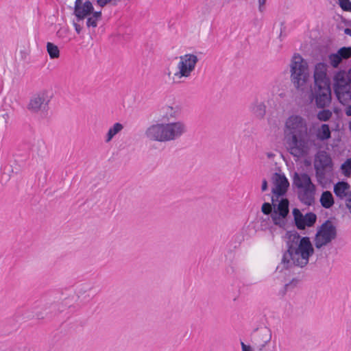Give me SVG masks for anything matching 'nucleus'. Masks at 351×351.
Wrapping results in <instances>:
<instances>
[{
    "mask_svg": "<svg viewBox=\"0 0 351 351\" xmlns=\"http://www.w3.org/2000/svg\"><path fill=\"white\" fill-rule=\"evenodd\" d=\"M350 197L349 199H346V206L351 214V194L350 195Z\"/></svg>",
    "mask_w": 351,
    "mask_h": 351,
    "instance_id": "58836bf2",
    "label": "nucleus"
},
{
    "mask_svg": "<svg viewBox=\"0 0 351 351\" xmlns=\"http://www.w3.org/2000/svg\"><path fill=\"white\" fill-rule=\"evenodd\" d=\"M317 114V119L320 121L326 122L330 119L332 116V112L329 109L321 108Z\"/></svg>",
    "mask_w": 351,
    "mask_h": 351,
    "instance_id": "a878e982",
    "label": "nucleus"
},
{
    "mask_svg": "<svg viewBox=\"0 0 351 351\" xmlns=\"http://www.w3.org/2000/svg\"><path fill=\"white\" fill-rule=\"evenodd\" d=\"M332 159L326 152L319 151L317 153L314 160V168L319 182L325 180L326 173L332 171Z\"/></svg>",
    "mask_w": 351,
    "mask_h": 351,
    "instance_id": "0eeeda50",
    "label": "nucleus"
},
{
    "mask_svg": "<svg viewBox=\"0 0 351 351\" xmlns=\"http://www.w3.org/2000/svg\"><path fill=\"white\" fill-rule=\"evenodd\" d=\"M162 120L165 122H171V119H176L180 114V108L176 106L175 107L165 106L162 107Z\"/></svg>",
    "mask_w": 351,
    "mask_h": 351,
    "instance_id": "aec40b11",
    "label": "nucleus"
},
{
    "mask_svg": "<svg viewBox=\"0 0 351 351\" xmlns=\"http://www.w3.org/2000/svg\"><path fill=\"white\" fill-rule=\"evenodd\" d=\"M274 187L272 188L271 190L272 196L278 199L285 198L284 196L289 186V182L287 178L284 174L275 173L274 174Z\"/></svg>",
    "mask_w": 351,
    "mask_h": 351,
    "instance_id": "ddd939ff",
    "label": "nucleus"
},
{
    "mask_svg": "<svg viewBox=\"0 0 351 351\" xmlns=\"http://www.w3.org/2000/svg\"><path fill=\"white\" fill-rule=\"evenodd\" d=\"M337 53L342 60H346L351 57V47H343L340 48Z\"/></svg>",
    "mask_w": 351,
    "mask_h": 351,
    "instance_id": "c756f323",
    "label": "nucleus"
},
{
    "mask_svg": "<svg viewBox=\"0 0 351 351\" xmlns=\"http://www.w3.org/2000/svg\"><path fill=\"white\" fill-rule=\"evenodd\" d=\"M258 10L263 12L265 10V4L267 0H258Z\"/></svg>",
    "mask_w": 351,
    "mask_h": 351,
    "instance_id": "c9c22d12",
    "label": "nucleus"
},
{
    "mask_svg": "<svg viewBox=\"0 0 351 351\" xmlns=\"http://www.w3.org/2000/svg\"><path fill=\"white\" fill-rule=\"evenodd\" d=\"M328 66L324 62H319L315 65L314 71V82H330L327 75Z\"/></svg>",
    "mask_w": 351,
    "mask_h": 351,
    "instance_id": "a211bd4d",
    "label": "nucleus"
},
{
    "mask_svg": "<svg viewBox=\"0 0 351 351\" xmlns=\"http://www.w3.org/2000/svg\"><path fill=\"white\" fill-rule=\"evenodd\" d=\"M330 82H314L311 87L308 99L317 108H326L332 102Z\"/></svg>",
    "mask_w": 351,
    "mask_h": 351,
    "instance_id": "39448f33",
    "label": "nucleus"
},
{
    "mask_svg": "<svg viewBox=\"0 0 351 351\" xmlns=\"http://www.w3.org/2000/svg\"><path fill=\"white\" fill-rule=\"evenodd\" d=\"M267 189V181L265 179H264L262 182L261 190H262V191H265Z\"/></svg>",
    "mask_w": 351,
    "mask_h": 351,
    "instance_id": "ea45409f",
    "label": "nucleus"
},
{
    "mask_svg": "<svg viewBox=\"0 0 351 351\" xmlns=\"http://www.w3.org/2000/svg\"><path fill=\"white\" fill-rule=\"evenodd\" d=\"M97 19H94L92 16H88L86 20V26L88 27H96L97 26Z\"/></svg>",
    "mask_w": 351,
    "mask_h": 351,
    "instance_id": "473e14b6",
    "label": "nucleus"
},
{
    "mask_svg": "<svg viewBox=\"0 0 351 351\" xmlns=\"http://www.w3.org/2000/svg\"><path fill=\"white\" fill-rule=\"evenodd\" d=\"M293 184L295 185L298 189L314 185L310 176L306 173H295L293 178Z\"/></svg>",
    "mask_w": 351,
    "mask_h": 351,
    "instance_id": "6ab92c4d",
    "label": "nucleus"
},
{
    "mask_svg": "<svg viewBox=\"0 0 351 351\" xmlns=\"http://www.w3.org/2000/svg\"><path fill=\"white\" fill-rule=\"evenodd\" d=\"M165 123L168 142L180 138L187 132V127L182 121Z\"/></svg>",
    "mask_w": 351,
    "mask_h": 351,
    "instance_id": "f8f14e48",
    "label": "nucleus"
},
{
    "mask_svg": "<svg viewBox=\"0 0 351 351\" xmlns=\"http://www.w3.org/2000/svg\"><path fill=\"white\" fill-rule=\"evenodd\" d=\"M339 102L346 106L351 101V87L334 91Z\"/></svg>",
    "mask_w": 351,
    "mask_h": 351,
    "instance_id": "4be33fe9",
    "label": "nucleus"
},
{
    "mask_svg": "<svg viewBox=\"0 0 351 351\" xmlns=\"http://www.w3.org/2000/svg\"><path fill=\"white\" fill-rule=\"evenodd\" d=\"M90 16H92L94 19H97V21H100L101 19V11L94 12L93 10Z\"/></svg>",
    "mask_w": 351,
    "mask_h": 351,
    "instance_id": "f704fd0d",
    "label": "nucleus"
},
{
    "mask_svg": "<svg viewBox=\"0 0 351 351\" xmlns=\"http://www.w3.org/2000/svg\"><path fill=\"white\" fill-rule=\"evenodd\" d=\"M51 97L46 90L40 91L32 96L27 104V109L33 113L45 110L49 105Z\"/></svg>",
    "mask_w": 351,
    "mask_h": 351,
    "instance_id": "1a4fd4ad",
    "label": "nucleus"
},
{
    "mask_svg": "<svg viewBox=\"0 0 351 351\" xmlns=\"http://www.w3.org/2000/svg\"><path fill=\"white\" fill-rule=\"evenodd\" d=\"M93 3L90 0H87L84 3H82V0H75L73 14L76 17V21L77 22L84 21L93 13Z\"/></svg>",
    "mask_w": 351,
    "mask_h": 351,
    "instance_id": "4468645a",
    "label": "nucleus"
},
{
    "mask_svg": "<svg viewBox=\"0 0 351 351\" xmlns=\"http://www.w3.org/2000/svg\"><path fill=\"white\" fill-rule=\"evenodd\" d=\"M334 112H338V109L335 108V109H334Z\"/></svg>",
    "mask_w": 351,
    "mask_h": 351,
    "instance_id": "de8ad7c7",
    "label": "nucleus"
},
{
    "mask_svg": "<svg viewBox=\"0 0 351 351\" xmlns=\"http://www.w3.org/2000/svg\"><path fill=\"white\" fill-rule=\"evenodd\" d=\"M336 237L337 228L330 220L328 219L317 228L314 239L315 246L316 248L320 249Z\"/></svg>",
    "mask_w": 351,
    "mask_h": 351,
    "instance_id": "423d86ee",
    "label": "nucleus"
},
{
    "mask_svg": "<svg viewBox=\"0 0 351 351\" xmlns=\"http://www.w3.org/2000/svg\"><path fill=\"white\" fill-rule=\"evenodd\" d=\"M165 123H156L149 126L145 130V136L152 141L166 143L167 141Z\"/></svg>",
    "mask_w": 351,
    "mask_h": 351,
    "instance_id": "9d476101",
    "label": "nucleus"
},
{
    "mask_svg": "<svg viewBox=\"0 0 351 351\" xmlns=\"http://www.w3.org/2000/svg\"><path fill=\"white\" fill-rule=\"evenodd\" d=\"M113 1L116 2V1H118V0H97V3L101 8H104L107 4L110 3Z\"/></svg>",
    "mask_w": 351,
    "mask_h": 351,
    "instance_id": "72a5a7b5",
    "label": "nucleus"
},
{
    "mask_svg": "<svg viewBox=\"0 0 351 351\" xmlns=\"http://www.w3.org/2000/svg\"><path fill=\"white\" fill-rule=\"evenodd\" d=\"M344 33L347 35H349L350 36H351V29L350 28H346L344 29Z\"/></svg>",
    "mask_w": 351,
    "mask_h": 351,
    "instance_id": "37998d69",
    "label": "nucleus"
},
{
    "mask_svg": "<svg viewBox=\"0 0 351 351\" xmlns=\"http://www.w3.org/2000/svg\"><path fill=\"white\" fill-rule=\"evenodd\" d=\"M345 113L348 117L351 116V105H348L345 109Z\"/></svg>",
    "mask_w": 351,
    "mask_h": 351,
    "instance_id": "a19ab883",
    "label": "nucleus"
},
{
    "mask_svg": "<svg viewBox=\"0 0 351 351\" xmlns=\"http://www.w3.org/2000/svg\"><path fill=\"white\" fill-rule=\"evenodd\" d=\"M123 129V125L120 123H115L110 127L106 134L105 142L109 143L112 138Z\"/></svg>",
    "mask_w": 351,
    "mask_h": 351,
    "instance_id": "393cba45",
    "label": "nucleus"
},
{
    "mask_svg": "<svg viewBox=\"0 0 351 351\" xmlns=\"http://www.w3.org/2000/svg\"><path fill=\"white\" fill-rule=\"evenodd\" d=\"M339 4L343 11L351 12V2L350 0H339Z\"/></svg>",
    "mask_w": 351,
    "mask_h": 351,
    "instance_id": "2f4dec72",
    "label": "nucleus"
},
{
    "mask_svg": "<svg viewBox=\"0 0 351 351\" xmlns=\"http://www.w3.org/2000/svg\"><path fill=\"white\" fill-rule=\"evenodd\" d=\"M180 61L178 64V71L175 73V76L179 78L182 77H188L195 69L198 58L197 56L192 53L185 54L180 56Z\"/></svg>",
    "mask_w": 351,
    "mask_h": 351,
    "instance_id": "6e6552de",
    "label": "nucleus"
},
{
    "mask_svg": "<svg viewBox=\"0 0 351 351\" xmlns=\"http://www.w3.org/2000/svg\"><path fill=\"white\" fill-rule=\"evenodd\" d=\"M36 317H37V319H43V316H41L40 314L37 313L36 314Z\"/></svg>",
    "mask_w": 351,
    "mask_h": 351,
    "instance_id": "49530a36",
    "label": "nucleus"
},
{
    "mask_svg": "<svg viewBox=\"0 0 351 351\" xmlns=\"http://www.w3.org/2000/svg\"><path fill=\"white\" fill-rule=\"evenodd\" d=\"M341 169L343 174L349 177L351 175V158H348L341 165Z\"/></svg>",
    "mask_w": 351,
    "mask_h": 351,
    "instance_id": "c85d7f7f",
    "label": "nucleus"
},
{
    "mask_svg": "<svg viewBox=\"0 0 351 351\" xmlns=\"http://www.w3.org/2000/svg\"><path fill=\"white\" fill-rule=\"evenodd\" d=\"M271 203L264 202L261 206V212L266 215H270L274 225L285 229L289 213V201L287 198L276 199L271 197Z\"/></svg>",
    "mask_w": 351,
    "mask_h": 351,
    "instance_id": "7ed1b4c3",
    "label": "nucleus"
},
{
    "mask_svg": "<svg viewBox=\"0 0 351 351\" xmlns=\"http://www.w3.org/2000/svg\"><path fill=\"white\" fill-rule=\"evenodd\" d=\"M350 185L344 181H339L334 185V193L340 199L345 200L349 199L351 194Z\"/></svg>",
    "mask_w": 351,
    "mask_h": 351,
    "instance_id": "dca6fc26",
    "label": "nucleus"
},
{
    "mask_svg": "<svg viewBox=\"0 0 351 351\" xmlns=\"http://www.w3.org/2000/svg\"><path fill=\"white\" fill-rule=\"evenodd\" d=\"M286 127L291 134L290 154L298 158L306 155L308 135L306 120L299 115L291 116L286 121Z\"/></svg>",
    "mask_w": 351,
    "mask_h": 351,
    "instance_id": "f03ea898",
    "label": "nucleus"
},
{
    "mask_svg": "<svg viewBox=\"0 0 351 351\" xmlns=\"http://www.w3.org/2000/svg\"><path fill=\"white\" fill-rule=\"evenodd\" d=\"M317 137L321 141L328 140L331 137V132L328 124L324 123L317 131Z\"/></svg>",
    "mask_w": 351,
    "mask_h": 351,
    "instance_id": "b1692460",
    "label": "nucleus"
},
{
    "mask_svg": "<svg viewBox=\"0 0 351 351\" xmlns=\"http://www.w3.org/2000/svg\"><path fill=\"white\" fill-rule=\"evenodd\" d=\"M316 192L315 185L299 189L298 193V199L304 205L310 206L315 203V195Z\"/></svg>",
    "mask_w": 351,
    "mask_h": 351,
    "instance_id": "2eb2a0df",
    "label": "nucleus"
},
{
    "mask_svg": "<svg viewBox=\"0 0 351 351\" xmlns=\"http://www.w3.org/2000/svg\"><path fill=\"white\" fill-rule=\"evenodd\" d=\"M73 26L75 27V29L76 32L78 34H80V32H81V31L82 29V26L80 24H78L77 21V22H73Z\"/></svg>",
    "mask_w": 351,
    "mask_h": 351,
    "instance_id": "e433bc0d",
    "label": "nucleus"
},
{
    "mask_svg": "<svg viewBox=\"0 0 351 351\" xmlns=\"http://www.w3.org/2000/svg\"><path fill=\"white\" fill-rule=\"evenodd\" d=\"M265 106L263 103L255 104L252 108L253 113L258 118H263L265 114Z\"/></svg>",
    "mask_w": 351,
    "mask_h": 351,
    "instance_id": "cd10ccee",
    "label": "nucleus"
},
{
    "mask_svg": "<svg viewBox=\"0 0 351 351\" xmlns=\"http://www.w3.org/2000/svg\"><path fill=\"white\" fill-rule=\"evenodd\" d=\"M258 335L263 343L256 346V350L257 351H263L266 344L271 341V331L269 328L264 327L260 329Z\"/></svg>",
    "mask_w": 351,
    "mask_h": 351,
    "instance_id": "412c9836",
    "label": "nucleus"
},
{
    "mask_svg": "<svg viewBox=\"0 0 351 351\" xmlns=\"http://www.w3.org/2000/svg\"><path fill=\"white\" fill-rule=\"evenodd\" d=\"M47 51L51 59L58 58L60 56L58 47L52 43L48 42L47 43Z\"/></svg>",
    "mask_w": 351,
    "mask_h": 351,
    "instance_id": "bb28decb",
    "label": "nucleus"
},
{
    "mask_svg": "<svg viewBox=\"0 0 351 351\" xmlns=\"http://www.w3.org/2000/svg\"><path fill=\"white\" fill-rule=\"evenodd\" d=\"M274 156V154H271V153H268V154H267V157H268L269 158H272Z\"/></svg>",
    "mask_w": 351,
    "mask_h": 351,
    "instance_id": "a18cd8bd",
    "label": "nucleus"
},
{
    "mask_svg": "<svg viewBox=\"0 0 351 351\" xmlns=\"http://www.w3.org/2000/svg\"><path fill=\"white\" fill-rule=\"evenodd\" d=\"M328 58L331 66L334 68H337L343 60L337 53L329 55Z\"/></svg>",
    "mask_w": 351,
    "mask_h": 351,
    "instance_id": "7c9ffc66",
    "label": "nucleus"
},
{
    "mask_svg": "<svg viewBox=\"0 0 351 351\" xmlns=\"http://www.w3.org/2000/svg\"><path fill=\"white\" fill-rule=\"evenodd\" d=\"M291 81L293 86L299 89L306 84L308 77V66L306 61L300 55L294 54L291 59Z\"/></svg>",
    "mask_w": 351,
    "mask_h": 351,
    "instance_id": "20e7f679",
    "label": "nucleus"
},
{
    "mask_svg": "<svg viewBox=\"0 0 351 351\" xmlns=\"http://www.w3.org/2000/svg\"><path fill=\"white\" fill-rule=\"evenodd\" d=\"M287 251L282 255L281 271L292 266L305 267L314 254V248L308 237H302L295 230L287 231L285 234ZM280 266L277 267L279 269Z\"/></svg>",
    "mask_w": 351,
    "mask_h": 351,
    "instance_id": "f257e3e1",
    "label": "nucleus"
},
{
    "mask_svg": "<svg viewBox=\"0 0 351 351\" xmlns=\"http://www.w3.org/2000/svg\"><path fill=\"white\" fill-rule=\"evenodd\" d=\"M334 91H337L341 89H346L351 87V83L349 82V78L347 77L344 71L337 72L334 76Z\"/></svg>",
    "mask_w": 351,
    "mask_h": 351,
    "instance_id": "f3484780",
    "label": "nucleus"
},
{
    "mask_svg": "<svg viewBox=\"0 0 351 351\" xmlns=\"http://www.w3.org/2000/svg\"><path fill=\"white\" fill-rule=\"evenodd\" d=\"M298 280L293 279L291 282L285 285V289H289V288L292 285V284L293 282H294V285H295L296 283L298 282Z\"/></svg>",
    "mask_w": 351,
    "mask_h": 351,
    "instance_id": "79ce46f5",
    "label": "nucleus"
},
{
    "mask_svg": "<svg viewBox=\"0 0 351 351\" xmlns=\"http://www.w3.org/2000/svg\"><path fill=\"white\" fill-rule=\"evenodd\" d=\"M319 202L322 206L326 209L330 208L335 204V199L332 194L329 191L322 192Z\"/></svg>",
    "mask_w": 351,
    "mask_h": 351,
    "instance_id": "5701e85b",
    "label": "nucleus"
},
{
    "mask_svg": "<svg viewBox=\"0 0 351 351\" xmlns=\"http://www.w3.org/2000/svg\"><path fill=\"white\" fill-rule=\"evenodd\" d=\"M295 225L298 230H304L306 227H312L317 221V215L312 212L303 215L298 208L293 209Z\"/></svg>",
    "mask_w": 351,
    "mask_h": 351,
    "instance_id": "9b49d317",
    "label": "nucleus"
},
{
    "mask_svg": "<svg viewBox=\"0 0 351 351\" xmlns=\"http://www.w3.org/2000/svg\"><path fill=\"white\" fill-rule=\"evenodd\" d=\"M347 77L349 78L350 83H351V68L348 70Z\"/></svg>",
    "mask_w": 351,
    "mask_h": 351,
    "instance_id": "c03bdc74",
    "label": "nucleus"
},
{
    "mask_svg": "<svg viewBox=\"0 0 351 351\" xmlns=\"http://www.w3.org/2000/svg\"><path fill=\"white\" fill-rule=\"evenodd\" d=\"M349 128H350V129L351 130V123H350Z\"/></svg>",
    "mask_w": 351,
    "mask_h": 351,
    "instance_id": "09e8293b",
    "label": "nucleus"
},
{
    "mask_svg": "<svg viewBox=\"0 0 351 351\" xmlns=\"http://www.w3.org/2000/svg\"><path fill=\"white\" fill-rule=\"evenodd\" d=\"M242 351H252L250 346L245 345L243 341L241 342Z\"/></svg>",
    "mask_w": 351,
    "mask_h": 351,
    "instance_id": "4c0bfd02",
    "label": "nucleus"
}]
</instances>
